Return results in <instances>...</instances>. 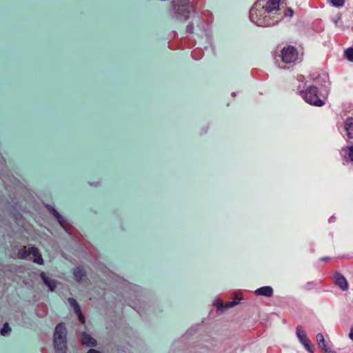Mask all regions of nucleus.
Here are the masks:
<instances>
[{"mask_svg": "<svg viewBox=\"0 0 353 353\" xmlns=\"http://www.w3.org/2000/svg\"><path fill=\"white\" fill-rule=\"evenodd\" d=\"M301 342L305 347V348L310 351V352H313L314 345L312 343L311 341L305 336H300Z\"/></svg>", "mask_w": 353, "mask_h": 353, "instance_id": "obj_18", "label": "nucleus"}, {"mask_svg": "<svg viewBox=\"0 0 353 353\" xmlns=\"http://www.w3.org/2000/svg\"><path fill=\"white\" fill-rule=\"evenodd\" d=\"M66 335V327L63 323H60L55 327L53 341H67Z\"/></svg>", "mask_w": 353, "mask_h": 353, "instance_id": "obj_8", "label": "nucleus"}, {"mask_svg": "<svg viewBox=\"0 0 353 353\" xmlns=\"http://www.w3.org/2000/svg\"><path fill=\"white\" fill-rule=\"evenodd\" d=\"M17 256L19 259L32 260L34 263L39 265L43 263L39 250L35 247H24L19 250Z\"/></svg>", "mask_w": 353, "mask_h": 353, "instance_id": "obj_5", "label": "nucleus"}, {"mask_svg": "<svg viewBox=\"0 0 353 353\" xmlns=\"http://www.w3.org/2000/svg\"><path fill=\"white\" fill-rule=\"evenodd\" d=\"M10 330H11V329L9 327L8 324V323H5L3 327V328L1 330V334L3 336H6V334H8L10 332Z\"/></svg>", "mask_w": 353, "mask_h": 353, "instance_id": "obj_21", "label": "nucleus"}, {"mask_svg": "<svg viewBox=\"0 0 353 353\" xmlns=\"http://www.w3.org/2000/svg\"><path fill=\"white\" fill-rule=\"evenodd\" d=\"M48 211L53 214V216L56 218L59 223L63 227V228L68 232L66 228V220L65 219L61 216L52 206L50 205H46Z\"/></svg>", "mask_w": 353, "mask_h": 353, "instance_id": "obj_11", "label": "nucleus"}, {"mask_svg": "<svg viewBox=\"0 0 353 353\" xmlns=\"http://www.w3.org/2000/svg\"><path fill=\"white\" fill-rule=\"evenodd\" d=\"M316 338L319 348H321L324 353H336L334 350L326 344L322 334L319 333Z\"/></svg>", "mask_w": 353, "mask_h": 353, "instance_id": "obj_10", "label": "nucleus"}, {"mask_svg": "<svg viewBox=\"0 0 353 353\" xmlns=\"http://www.w3.org/2000/svg\"><path fill=\"white\" fill-rule=\"evenodd\" d=\"M345 134L349 139H353V117H347L343 124Z\"/></svg>", "mask_w": 353, "mask_h": 353, "instance_id": "obj_12", "label": "nucleus"}, {"mask_svg": "<svg viewBox=\"0 0 353 353\" xmlns=\"http://www.w3.org/2000/svg\"><path fill=\"white\" fill-rule=\"evenodd\" d=\"M350 339L353 341V326L351 327L350 333H349Z\"/></svg>", "mask_w": 353, "mask_h": 353, "instance_id": "obj_26", "label": "nucleus"}, {"mask_svg": "<svg viewBox=\"0 0 353 353\" xmlns=\"http://www.w3.org/2000/svg\"><path fill=\"white\" fill-rule=\"evenodd\" d=\"M334 284L338 286L341 290L346 291L348 290V283L343 275L339 272H335L332 276Z\"/></svg>", "mask_w": 353, "mask_h": 353, "instance_id": "obj_7", "label": "nucleus"}, {"mask_svg": "<svg viewBox=\"0 0 353 353\" xmlns=\"http://www.w3.org/2000/svg\"><path fill=\"white\" fill-rule=\"evenodd\" d=\"M68 303L70 305V306L74 309V312L78 315L79 319L81 321L82 323H84L85 320L81 313L80 306L77 301L73 298H69Z\"/></svg>", "mask_w": 353, "mask_h": 353, "instance_id": "obj_14", "label": "nucleus"}, {"mask_svg": "<svg viewBox=\"0 0 353 353\" xmlns=\"http://www.w3.org/2000/svg\"><path fill=\"white\" fill-rule=\"evenodd\" d=\"M213 305L218 311L221 310V300L219 299H216L213 303Z\"/></svg>", "mask_w": 353, "mask_h": 353, "instance_id": "obj_23", "label": "nucleus"}, {"mask_svg": "<svg viewBox=\"0 0 353 353\" xmlns=\"http://www.w3.org/2000/svg\"><path fill=\"white\" fill-rule=\"evenodd\" d=\"M330 2L336 7H341L343 6L345 0H330Z\"/></svg>", "mask_w": 353, "mask_h": 353, "instance_id": "obj_22", "label": "nucleus"}, {"mask_svg": "<svg viewBox=\"0 0 353 353\" xmlns=\"http://www.w3.org/2000/svg\"><path fill=\"white\" fill-rule=\"evenodd\" d=\"M341 155L346 162H353V145L343 147L341 150Z\"/></svg>", "mask_w": 353, "mask_h": 353, "instance_id": "obj_13", "label": "nucleus"}, {"mask_svg": "<svg viewBox=\"0 0 353 353\" xmlns=\"http://www.w3.org/2000/svg\"><path fill=\"white\" fill-rule=\"evenodd\" d=\"M55 353H66L67 341H53Z\"/></svg>", "mask_w": 353, "mask_h": 353, "instance_id": "obj_17", "label": "nucleus"}, {"mask_svg": "<svg viewBox=\"0 0 353 353\" xmlns=\"http://www.w3.org/2000/svg\"><path fill=\"white\" fill-rule=\"evenodd\" d=\"M299 94L310 105L321 107L325 103L324 100L320 99L318 88L314 85H311L305 90H301Z\"/></svg>", "mask_w": 353, "mask_h": 353, "instance_id": "obj_4", "label": "nucleus"}, {"mask_svg": "<svg viewBox=\"0 0 353 353\" xmlns=\"http://www.w3.org/2000/svg\"><path fill=\"white\" fill-rule=\"evenodd\" d=\"M294 10L283 6V0H256L249 12L250 21L258 26L272 27L285 18H291Z\"/></svg>", "mask_w": 353, "mask_h": 353, "instance_id": "obj_1", "label": "nucleus"}, {"mask_svg": "<svg viewBox=\"0 0 353 353\" xmlns=\"http://www.w3.org/2000/svg\"><path fill=\"white\" fill-rule=\"evenodd\" d=\"M41 279H42L43 283L48 287L50 291H54L57 288V282L56 280L52 279L48 276L44 272H41L40 274Z\"/></svg>", "mask_w": 353, "mask_h": 353, "instance_id": "obj_15", "label": "nucleus"}, {"mask_svg": "<svg viewBox=\"0 0 353 353\" xmlns=\"http://www.w3.org/2000/svg\"><path fill=\"white\" fill-rule=\"evenodd\" d=\"M87 353H101L95 349H90Z\"/></svg>", "mask_w": 353, "mask_h": 353, "instance_id": "obj_27", "label": "nucleus"}, {"mask_svg": "<svg viewBox=\"0 0 353 353\" xmlns=\"http://www.w3.org/2000/svg\"><path fill=\"white\" fill-rule=\"evenodd\" d=\"M296 79L300 82H303L305 78L303 74H299L296 77Z\"/></svg>", "mask_w": 353, "mask_h": 353, "instance_id": "obj_25", "label": "nucleus"}, {"mask_svg": "<svg viewBox=\"0 0 353 353\" xmlns=\"http://www.w3.org/2000/svg\"><path fill=\"white\" fill-rule=\"evenodd\" d=\"M84 276L85 272L81 268L77 267V268L74 269V276L76 281H77L78 282L81 281Z\"/></svg>", "mask_w": 353, "mask_h": 353, "instance_id": "obj_19", "label": "nucleus"}, {"mask_svg": "<svg viewBox=\"0 0 353 353\" xmlns=\"http://www.w3.org/2000/svg\"><path fill=\"white\" fill-rule=\"evenodd\" d=\"M186 31L187 32L191 34L193 32V24L192 23H189L187 26H186Z\"/></svg>", "mask_w": 353, "mask_h": 353, "instance_id": "obj_24", "label": "nucleus"}, {"mask_svg": "<svg viewBox=\"0 0 353 353\" xmlns=\"http://www.w3.org/2000/svg\"><path fill=\"white\" fill-rule=\"evenodd\" d=\"M231 301H222V309H228L238 305L243 299L241 290L234 291L231 294Z\"/></svg>", "mask_w": 353, "mask_h": 353, "instance_id": "obj_6", "label": "nucleus"}, {"mask_svg": "<svg viewBox=\"0 0 353 353\" xmlns=\"http://www.w3.org/2000/svg\"><path fill=\"white\" fill-rule=\"evenodd\" d=\"M303 56V53L292 45H286L283 47L278 55L281 62L285 65L283 68L294 65L301 62Z\"/></svg>", "mask_w": 353, "mask_h": 353, "instance_id": "obj_2", "label": "nucleus"}, {"mask_svg": "<svg viewBox=\"0 0 353 353\" xmlns=\"http://www.w3.org/2000/svg\"><path fill=\"white\" fill-rule=\"evenodd\" d=\"M345 56L347 60L353 62V48H349L345 50Z\"/></svg>", "mask_w": 353, "mask_h": 353, "instance_id": "obj_20", "label": "nucleus"}, {"mask_svg": "<svg viewBox=\"0 0 353 353\" xmlns=\"http://www.w3.org/2000/svg\"><path fill=\"white\" fill-rule=\"evenodd\" d=\"M194 6L195 0H177L173 6L172 16L179 21H186Z\"/></svg>", "mask_w": 353, "mask_h": 353, "instance_id": "obj_3", "label": "nucleus"}, {"mask_svg": "<svg viewBox=\"0 0 353 353\" xmlns=\"http://www.w3.org/2000/svg\"><path fill=\"white\" fill-rule=\"evenodd\" d=\"M254 294L256 296L271 297L273 295V289L270 286H263L256 289Z\"/></svg>", "mask_w": 353, "mask_h": 353, "instance_id": "obj_16", "label": "nucleus"}, {"mask_svg": "<svg viewBox=\"0 0 353 353\" xmlns=\"http://www.w3.org/2000/svg\"><path fill=\"white\" fill-rule=\"evenodd\" d=\"M81 343L86 347H96L97 342L90 334L83 332L80 334Z\"/></svg>", "mask_w": 353, "mask_h": 353, "instance_id": "obj_9", "label": "nucleus"}]
</instances>
